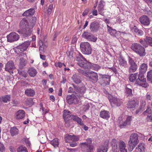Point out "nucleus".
I'll use <instances>...</instances> for the list:
<instances>
[{"mask_svg":"<svg viewBox=\"0 0 152 152\" xmlns=\"http://www.w3.org/2000/svg\"><path fill=\"white\" fill-rule=\"evenodd\" d=\"M25 93L28 96H33L35 94V91L29 88L26 89Z\"/></svg>","mask_w":152,"mask_h":152,"instance_id":"25","label":"nucleus"},{"mask_svg":"<svg viewBox=\"0 0 152 152\" xmlns=\"http://www.w3.org/2000/svg\"><path fill=\"white\" fill-rule=\"evenodd\" d=\"M66 100L67 102L69 104H77L79 101V99L74 94L67 95L66 97Z\"/></svg>","mask_w":152,"mask_h":152,"instance_id":"9","label":"nucleus"},{"mask_svg":"<svg viewBox=\"0 0 152 152\" xmlns=\"http://www.w3.org/2000/svg\"><path fill=\"white\" fill-rule=\"evenodd\" d=\"M25 112L22 110H20L16 112L15 114V118L18 120L23 119L25 116Z\"/></svg>","mask_w":152,"mask_h":152,"instance_id":"18","label":"nucleus"},{"mask_svg":"<svg viewBox=\"0 0 152 152\" xmlns=\"http://www.w3.org/2000/svg\"><path fill=\"white\" fill-rule=\"evenodd\" d=\"M136 83L142 87L146 88L148 86V84L146 83V80L144 78L143 75L142 74H139L138 78L136 80Z\"/></svg>","mask_w":152,"mask_h":152,"instance_id":"8","label":"nucleus"},{"mask_svg":"<svg viewBox=\"0 0 152 152\" xmlns=\"http://www.w3.org/2000/svg\"><path fill=\"white\" fill-rule=\"evenodd\" d=\"M137 100L133 99L128 102L127 104V107L129 108L134 110L135 109L136 106L137 104Z\"/></svg>","mask_w":152,"mask_h":152,"instance_id":"20","label":"nucleus"},{"mask_svg":"<svg viewBox=\"0 0 152 152\" xmlns=\"http://www.w3.org/2000/svg\"><path fill=\"white\" fill-rule=\"evenodd\" d=\"M89 39H88V40L92 41L93 42H95V41H96L97 39L96 37H95L94 36L91 34L90 36H89Z\"/></svg>","mask_w":152,"mask_h":152,"instance_id":"47","label":"nucleus"},{"mask_svg":"<svg viewBox=\"0 0 152 152\" xmlns=\"http://www.w3.org/2000/svg\"><path fill=\"white\" fill-rule=\"evenodd\" d=\"M53 8V5L52 4H50V5L48 7V8L47 10L48 13L49 15L51 14L52 9Z\"/></svg>","mask_w":152,"mask_h":152,"instance_id":"54","label":"nucleus"},{"mask_svg":"<svg viewBox=\"0 0 152 152\" xmlns=\"http://www.w3.org/2000/svg\"><path fill=\"white\" fill-rule=\"evenodd\" d=\"M74 88L70 87L69 88L68 92L75 94L77 96L80 97L83 96L86 90L85 86H82L81 87H78L75 85H72Z\"/></svg>","mask_w":152,"mask_h":152,"instance_id":"2","label":"nucleus"},{"mask_svg":"<svg viewBox=\"0 0 152 152\" xmlns=\"http://www.w3.org/2000/svg\"><path fill=\"white\" fill-rule=\"evenodd\" d=\"M89 11L88 9H86L83 13L82 15L83 16H85V15H87L89 12Z\"/></svg>","mask_w":152,"mask_h":152,"instance_id":"61","label":"nucleus"},{"mask_svg":"<svg viewBox=\"0 0 152 152\" xmlns=\"http://www.w3.org/2000/svg\"><path fill=\"white\" fill-rule=\"evenodd\" d=\"M131 48L134 52L140 57L144 56L146 55L145 48L139 43L132 44L131 46Z\"/></svg>","mask_w":152,"mask_h":152,"instance_id":"3","label":"nucleus"},{"mask_svg":"<svg viewBox=\"0 0 152 152\" xmlns=\"http://www.w3.org/2000/svg\"><path fill=\"white\" fill-rule=\"evenodd\" d=\"M5 150V147L4 145L1 143L0 144V151L3 152Z\"/></svg>","mask_w":152,"mask_h":152,"instance_id":"62","label":"nucleus"},{"mask_svg":"<svg viewBox=\"0 0 152 152\" xmlns=\"http://www.w3.org/2000/svg\"><path fill=\"white\" fill-rule=\"evenodd\" d=\"M108 98L111 106L113 107L114 104V99L113 96L110 94H109L108 96Z\"/></svg>","mask_w":152,"mask_h":152,"instance_id":"42","label":"nucleus"},{"mask_svg":"<svg viewBox=\"0 0 152 152\" xmlns=\"http://www.w3.org/2000/svg\"><path fill=\"white\" fill-rule=\"evenodd\" d=\"M147 78L148 80L152 83V70L148 72Z\"/></svg>","mask_w":152,"mask_h":152,"instance_id":"43","label":"nucleus"},{"mask_svg":"<svg viewBox=\"0 0 152 152\" xmlns=\"http://www.w3.org/2000/svg\"><path fill=\"white\" fill-rule=\"evenodd\" d=\"M77 142H71L70 143V145L72 147H75L77 145Z\"/></svg>","mask_w":152,"mask_h":152,"instance_id":"64","label":"nucleus"},{"mask_svg":"<svg viewBox=\"0 0 152 152\" xmlns=\"http://www.w3.org/2000/svg\"><path fill=\"white\" fill-rule=\"evenodd\" d=\"M8 42H12L17 41L20 38L19 35L15 32H11L7 36Z\"/></svg>","mask_w":152,"mask_h":152,"instance_id":"12","label":"nucleus"},{"mask_svg":"<svg viewBox=\"0 0 152 152\" xmlns=\"http://www.w3.org/2000/svg\"><path fill=\"white\" fill-rule=\"evenodd\" d=\"M107 145L102 146L98 150L97 152H107L108 149Z\"/></svg>","mask_w":152,"mask_h":152,"instance_id":"36","label":"nucleus"},{"mask_svg":"<svg viewBox=\"0 0 152 152\" xmlns=\"http://www.w3.org/2000/svg\"><path fill=\"white\" fill-rule=\"evenodd\" d=\"M92 140L91 138H88L86 140V142H82V143H86V145H92L91 142H92Z\"/></svg>","mask_w":152,"mask_h":152,"instance_id":"56","label":"nucleus"},{"mask_svg":"<svg viewBox=\"0 0 152 152\" xmlns=\"http://www.w3.org/2000/svg\"><path fill=\"white\" fill-rule=\"evenodd\" d=\"M138 135L136 133H132L130 137L128 142V151H132L139 142Z\"/></svg>","mask_w":152,"mask_h":152,"instance_id":"4","label":"nucleus"},{"mask_svg":"<svg viewBox=\"0 0 152 152\" xmlns=\"http://www.w3.org/2000/svg\"><path fill=\"white\" fill-rule=\"evenodd\" d=\"M86 143H80L82 149L84 152H93L94 146L92 145H85Z\"/></svg>","mask_w":152,"mask_h":152,"instance_id":"15","label":"nucleus"},{"mask_svg":"<svg viewBox=\"0 0 152 152\" xmlns=\"http://www.w3.org/2000/svg\"><path fill=\"white\" fill-rule=\"evenodd\" d=\"M70 113L69 111L64 110L63 111V118L65 120V121L66 120V119L68 118V117H71Z\"/></svg>","mask_w":152,"mask_h":152,"instance_id":"32","label":"nucleus"},{"mask_svg":"<svg viewBox=\"0 0 152 152\" xmlns=\"http://www.w3.org/2000/svg\"><path fill=\"white\" fill-rule=\"evenodd\" d=\"M18 73L19 74L24 77H27L26 73L23 70H18Z\"/></svg>","mask_w":152,"mask_h":152,"instance_id":"52","label":"nucleus"},{"mask_svg":"<svg viewBox=\"0 0 152 152\" xmlns=\"http://www.w3.org/2000/svg\"><path fill=\"white\" fill-rule=\"evenodd\" d=\"M132 116H128L127 118L125 121L122 122L121 123V122L122 120L121 117L119 118L118 120V122L119 124V126L121 128H123L124 127L128 125H130L131 124V121L132 120Z\"/></svg>","mask_w":152,"mask_h":152,"instance_id":"11","label":"nucleus"},{"mask_svg":"<svg viewBox=\"0 0 152 152\" xmlns=\"http://www.w3.org/2000/svg\"><path fill=\"white\" fill-rule=\"evenodd\" d=\"M66 54L70 58H71L73 56V52L72 51H68L66 52Z\"/></svg>","mask_w":152,"mask_h":152,"instance_id":"57","label":"nucleus"},{"mask_svg":"<svg viewBox=\"0 0 152 152\" xmlns=\"http://www.w3.org/2000/svg\"><path fill=\"white\" fill-rule=\"evenodd\" d=\"M17 152H28L26 148L23 145L19 146L17 148Z\"/></svg>","mask_w":152,"mask_h":152,"instance_id":"35","label":"nucleus"},{"mask_svg":"<svg viewBox=\"0 0 152 152\" xmlns=\"http://www.w3.org/2000/svg\"><path fill=\"white\" fill-rule=\"evenodd\" d=\"M79 139V136H76L75 135H72L71 141L73 142H76L78 141Z\"/></svg>","mask_w":152,"mask_h":152,"instance_id":"50","label":"nucleus"},{"mask_svg":"<svg viewBox=\"0 0 152 152\" xmlns=\"http://www.w3.org/2000/svg\"><path fill=\"white\" fill-rule=\"evenodd\" d=\"M89 107L90 106L89 104L88 103L84 105L83 106V110L85 112L87 110H88Z\"/></svg>","mask_w":152,"mask_h":152,"instance_id":"55","label":"nucleus"},{"mask_svg":"<svg viewBox=\"0 0 152 152\" xmlns=\"http://www.w3.org/2000/svg\"><path fill=\"white\" fill-rule=\"evenodd\" d=\"M121 104V102L119 99L116 98L115 99V104L117 106H119Z\"/></svg>","mask_w":152,"mask_h":152,"instance_id":"49","label":"nucleus"},{"mask_svg":"<svg viewBox=\"0 0 152 152\" xmlns=\"http://www.w3.org/2000/svg\"><path fill=\"white\" fill-rule=\"evenodd\" d=\"M126 147L125 143L123 141L121 142L119 146L120 150L126 149Z\"/></svg>","mask_w":152,"mask_h":152,"instance_id":"51","label":"nucleus"},{"mask_svg":"<svg viewBox=\"0 0 152 152\" xmlns=\"http://www.w3.org/2000/svg\"><path fill=\"white\" fill-rule=\"evenodd\" d=\"M11 97L10 95H5L2 97V101L4 103H7L10 101Z\"/></svg>","mask_w":152,"mask_h":152,"instance_id":"39","label":"nucleus"},{"mask_svg":"<svg viewBox=\"0 0 152 152\" xmlns=\"http://www.w3.org/2000/svg\"><path fill=\"white\" fill-rule=\"evenodd\" d=\"M10 133L12 136H14L18 134L19 130L15 127L11 128L10 130Z\"/></svg>","mask_w":152,"mask_h":152,"instance_id":"29","label":"nucleus"},{"mask_svg":"<svg viewBox=\"0 0 152 152\" xmlns=\"http://www.w3.org/2000/svg\"><path fill=\"white\" fill-rule=\"evenodd\" d=\"M108 31L110 33V34L113 36L114 35V30L112 29V28H110V29H108Z\"/></svg>","mask_w":152,"mask_h":152,"instance_id":"58","label":"nucleus"},{"mask_svg":"<svg viewBox=\"0 0 152 152\" xmlns=\"http://www.w3.org/2000/svg\"><path fill=\"white\" fill-rule=\"evenodd\" d=\"M99 27V24L97 22L94 21L91 23L89 29L91 31L95 32L98 30Z\"/></svg>","mask_w":152,"mask_h":152,"instance_id":"17","label":"nucleus"},{"mask_svg":"<svg viewBox=\"0 0 152 152\" xmlns=\"http://www.w3.org/2000/svg\"><path fill=\"white\" fill-rule=\"evenodd\" d=\"M50 143L54 147H58L59 144L58 139L57 138L54 139L51 141Z\"/></svg>","mask_w":152,"mask_h":152,"instance_id":"40","label":"nucleus"},{"mask_svg":"<svg viewBox=\"0 0 152 152\" xmlns=\"http://www.w3.org/2000/svg\"><path fill=\"white\" fill-rule=\"evenodd\" d=\"M17 32L20 34L22 35L24 37H26L29 36L32 32V30L31 29L28 28H21V29L18 30Z\"/></svg>","mask_w":152,"mask_h":152,"instance_id":"14","label":"nucleus"},{"mask_svg":"<svg viewBox=\"0 0 152 152\" xmlns=\"http://www.w3.org/2000/svg\"><path fill=\"white\" fill-rule=\"evenodd\" d=\"M145 40L147 42L148 45L149 44L150 46L152 47V38L146 37L145 38Z\"/></svg>","mask_w":152,"mask_h":152,"instance_id":"44","label":"nucleus"},{"mask_svg":"<svg viewBox=\"0 0 152 152\" xmlns=\"http://www.w3.org/2000/svg\"><path fill=\"white\" fill-rule=\"evenodd\" d=\"M151 110L149 108V107H148L147 108V109L144 112L143 114L144 115H145L146 114V113H148L149 114H151Z\"/></svg>","mask_w":152,"mask_h":152,"instance_id":"63","label":"nucleus"},{"mask_svg":"<svg viewBox=\"0 0 152 152\" xmlns=\"http://www.w3.org/2000/svg\"><path fill=\"white\" fill-rule=\"evenodd\" d=\"M36 19L35 18H33L31 20L29 21V28H33V26L35 25Z\"/></svg>","mask_w":152,"mask_h":152,"instance_id":"38","label":"nucleus"},{"mask_svg":"<svg viewBox=\"0 0 152 152\" xmlns=\"http://www.w3.org/2000/svg\"><path fill=\"white\" fill-rule=\"evenodd\" d=\"M71 117L72 119L76 121L80 126L83 125V122L80 118L75 115H71Z\"/></svg>","mask_w":152,"mask_h":152,"instance_id":"26","label":"nucleus"},{"mask_svg":"<svg viewBox=\"0 0 152 152\" xmlns=\"http://www.w3.org/2000/svg\"><path fill=\"white\" fill-rule=\"evenodd\" d=\"M91 34L88 32H84L82 35L83 37L84 38L88 40L89 39V37Z\"/></svg>","mask_w":152,"mask_h":152,"instance_id":"45","label":"nucleus"},{"mask_svg":"<svg viewBox=\"0 0 152 152\" xmlns=\"http://www.w3.org/2000/svg\"><path fill=\"white\" fill-rule=\"evenodd\" d=\"M30 44V42L27 41L19 45L16 47L15 52L17 53L23 52L27 49Z\"/></svg>","mask_w":152,"mask_h":152,"instance_id":"7","label":"nucleus"},{"mask_svg":"<svg viewBox=\"0 0 152 152\" xmlns=\"http://www.w3.org/2000/svg\"><path fill=\"white\" fill-rule=\"evenodd\" d=\"M77 60L78 62V64L85 69H91L98 71L101 68L100 66L97 64H94L92 65L91 63L88 61L81 54L77 57Z\"/></svg>","mask_w":152,"mask_h":152,"instance_id":"1","label":"nucleus"},{"mask_svg":"<svg viewBox=\"0 0 152 152\" xmlns=\"http://www.w3.org/2000/svg\"><path fill=\"white\" fill-rule=\"evenodd\" d=\"M80 48L82 52L84 54L90 55L91 53L92 48L88 42H81L80 44Z\"/></svg>","mask_w":152,"mask_h":152,"instance_id":"6","label":"nucleus"},{"mask_svg":"<svg viewBox=\"0 0 152 152\" xmlns=\"http://www.w3.org/2000/svg\"><path fill=\"white\" fill-rule=\"evenodd\" d=\"M145 148L144 147L143 145L140 144L138 147H136L135 151V152H141L142 151H143L144 150Z\"/></svg>","mask_w":152,"mask_h":152,"instance_id":"41","label":"nucleus"},{"mask_svg":"<svg viewBox=\"0 0 152 152\" xmlns=\"http://www.w3.org/2000/svg\"><path fill=\"white\" fill-rule=\"evenodd\" d=\"M104 2L102 0H101L98 5V8L99 13L102 15L103 14L104 12Z\"/></svg>","mask_w":152,"mask_h":152,"instance_id":"23","label":"nucleus"},{"mask_svg":"<svg viewBox=\"0 0 152 152\" xmlns=\"http://www.w3.org/2000/svg\"><path fill=\"white\" fill-rule=\"evenodd\" d=\"M20 66L21 68L25 66L27 64V61L25 60L23 58H21L19 60Z\"/></svg>","mask_w":152,"mask_h":152,"instance_id":"33","label":"nucleus"},{"mask_svg":"<svg viewBox=\"0 0 152 152\" xmlns=\"http://www.w3.org/2000/svg\"><path fill=\"white\" fill-rule=\"evenodd\" d=\"M128 63L130 65L129 72L132 73L135 72L137 69L138 66L132 58L129 57V58Z\"/></svg>","mask_w":152,"mask_h":152,"instance_id":"10","label":"nucleus"},{"mask_svg":"<svg viewBox=\"0 0 152 152\" xmlns=\"http://www.w3.org/2000/svg\"><path fill=\"white\" fill-rule=\"evenodd\" d=\"M72 79L73 81L77 84H79L81 82L80 77L77 74L73 75L72 77Z\"/></svg>","mask_w":152,"mask_h":152,"instance_id":"24","label":"nucleus"},{"mask_svg":"<svg viewBox=\"0 0 152 152\" xmlns=\"http://www.w3.org/2000/svg\"><path fill=\"white\" fill-rule=\"evenodd\" d=\"M140 21L142 24L148 26L150 24V20L145 15L141 16L140 18Z\"/></svg>","mask_w":152,"mask_h":152,"instance_id":"19","label":"nucleus"},{"mask_svg":"<svg viewBox=\"0 0 152 152\" xmlns=\"http://www.w3.org/2000/svg\"><path fill=\"white\" fill-rule=\"evenodd\" d=\"M34 12L35 11L34 9L31 8L25 12L23 14V15L25 16H28L33 15Z\"/></svg>","mask_w":152,"mask_h":152,"instance_id":"27","label":"nucleus"},{"mask_svg":"<svg viewBox=\"0 0 152 152\" xmlns=\"http://www.w3.org/2000/svg\"><path fill=\"white\" fill-rule=\"evenodd\" d=\"M65 125L66 127H69L70 126L69 121L68 119H66V120L65 121Z\"/></svg>","mask_w":152,"mask_h":152,"instance_id":"59","label":"nucleus"},{"mask_svg":"<svg viewBox=\"0 0 152 152\" xmlns=\"http://www.w3.org/2000/svg\"><path fill=\"white\" fill-rule=\"evenodd\" d=\"M29 25L27 20L25 18H23L20 21V26L21 28H28Z\"/></svg>","mask_w":152,"mask_h":152,"instance_id":"22","label":"nucleus"},{"mask_svg":"<svg viewBox=\"0 0 152 152\" xmlns=\"http://www.w3.org/2000/svg\"><path fill=\"white\" fill-rule=\"evenodd\" d=\"M125 92L128 96H132V90L131 89L127 87L126 88Z\"/></svg>","mask_w":152,"mask_h":152,"instance_id":"46","label":"nucleus"},{"mask_svg":"<svg viewBox=\"0 0 152 152\" xmlns=\"http://www.w3.org/2000/svg\"><path fill=\"white\" fill-rule=\"evenodd\" d=\"M15 68L14 63L12 61H9L5 65V70L7 71L12 72Z\"/></svg>","mask_w":152,"mask_h":152,"instance_id":"16","label":"nucleus"},{"mask_svg":"<svg viewBox=\"0 0 152 152\" xmlns=\"http://www.w3.org/2000/svg\"><path fill=\"white\" fill-rule=\"evenodd\" d=\"M39 52L40 54H43L44 52V47H39Z\"/></svg>","mask_w":152,"mask_h":152,"instance_id":"60","label":"nucleus"},{"mask_svg":"<svg viewBox=\"0 0 152 152\" xmlns=\"http://www.w3.org/2000/svg\"><path fill=\"white\" fill-rule=\"evenodd\" d=\"M100 116L104 119L107 120L110 117V113L108 111L106 110L101 111L100 112Z\"/></svg>","mask_w":152,"mask_h":152,"instance_id":"21","label":"nucleus"},{"mask_svg":"<svg viewBox=\"0 0 152 152\" xmlns=\"http://www.w3.org/2000/svg\"><path fill=\"white\" fill-rule=\"evenodd\" d=\"M146 104V103L145 101L143 100H141L140 102V108L141 109H142V110L144 109L145 107Z\"/></svg>","mask_w":152,"mask_h":152,"instance_id":"53","label":"nucleus"},{"mask_svg":"<svg viewBox=\"0 0 152 152\" xmlns=\"http://www.w3.org/2000/svg\"><path fill=\"white\" fill-rule=\"evenodd\" d=\"M147 65L146 64L143 63L141 65L140 69L141 72L142 73H145L147 70Z\"/></svg>","mask_w":152,"mask_h":152,"instance_id":"31","label":"nucleus"},{"mask_svg":"<svg viewBox=\"0 0 152 152\" xmlns=\"http://www.w3.org/2000/svg\"><path fill=\"white\" fill-rule=\"evenodd\" d=\"M28 72L30 76L31 77H34L36 75L37 73L36 69L32 67L29 68Z\"/></svg>","mask_w":152,"mask_h":152,"instance_id":"28","label":"nucleus"},{"mask_svg":"<svg viewBox=\"0 0 152 152\" xmlns=\"http://www.w3.org/2000/svg\"><path fill=\"white\" fill-rule=\"evenodd\" d=\"M72 136V135L69 134H66L65 135L64 139L66 142H68L70 140H71Z\"/></svg>","mask_w":152,"mask_h":152,"instance_id":"48","label":"nucleus"},{"mask_svg":"<svg viewBox=\"0 0 152 152\" xmlns=\"http://www.w3.org/2000/svg\"><path fill=\"white\" fill-rule=\"evenodd\" d=\"M34 99H35L31 98H28L26 101L25 103L27 105L32 106L34 104Z\"/></svg>","mask_w":152,"mask_h":152,"instance_id":"30","label":"nucleus"},{"mask_svg":"<svg viewBox=\"0 0 152 152\" xmlns=\"http://www.w3.org/2000/svg\"><path fill=\"white\" fill-rule=\"evenodd\" d=\"M119 64L124 67H126L127 65L126 61L123 58H120L119 59Z\"/></svg>","mask_w":152,"mask_h":152,"instance_id":"37","label":"nucleus"},{"mask_svg":"<svg viewBox=\"0 0 152 152\" xmlns=\"http://www.w3.org/2000/svg\"><path fill=\"white\" fill-rule=\"evenodd\" d=\"M110 76L108 75H103L100 79V84L103 86L108 85L110 81Z\"/></svg>","mask_w":152,"mask_h":152,"instance_id":"13","label":"nucleus"},{"mask_svg":"<svg viewBox=\"0 0 152 152\" xmlns=\"http://www.w3.org/2000/svg\"><path fill=\"white\" fill-rule=\"evenodd\" d=\"M137 73L134 74H131L129 77V80L131 82H134L136 80L137 77Z\"/></svg>","mask_w":152,"mask_h":152,"instance_id":"34","label":"nucleus"},{"mask_svg":"<svg viewBox=\"0 0 152 152\" xmlns=\"http://www.w3.org/2000/svg\"><path fill=\"white\" fill-rule=\"evenodd\" d=\"M78 70L80 73L86 76L90 81L94 83H96L97 81L98 77L96 73L92 71L86 72L80 69Z\"/></svg>","mask_w":152,"mask_h":152,"instance_id":"5","label":"nucleus"}]
</instances>
